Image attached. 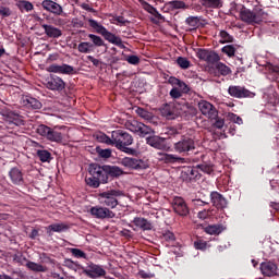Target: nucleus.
Wrapping results in <instances>:
<instances>
[{
	"label": "nucleus",
	"mask_w": 279,
	"mask_h": 279,
	"mask_svg": "<svg viewBox=\"0 0 279 279\" xmlns=\"http://www.w3.org/2000/svg\"><path fill=\"white\" fill-rule=\"evenodd\" d=\"M0 15L1 16H11L12 15V11L10 10V8L0 5Z\"/></svg>",
	"instance_id": "obj_55"
},
{
	"label": "nucleus",
	"mask_w": 279,
	"mask_h": 279,
	"mask_svg": "<svg viewBox=\"0 0 279 279\" xmlns=\"http://www.w3.org/2000/svg\"><path fill=\"white\" fill-rule=\"evenodd\" d=\"M49 90H64L65 83L60 78V76L51 75L46 83Z\"/></svg>",
	"instance_id": "obj_23"
},
{
	"label": "nucleus",
	"mask_w": 279,
	"mask_h": 279,
	"mask_svg": "<svg viewBox=\"0 0 279 279\" xmlns=\"http://www.w3.org/2000/svg\"><path fill=\"white\" fill-rule=\"evenodd\" d=\"M37 158H39L40 162H51L53 159V157H51V153L45 149L37 150Z\"/></svg>",
	"instance_id": "obj_33"
},
{
	"label": "nucleus",
	"mask_w": 279,
	"mask_h": 279,
	"mask_svg": "<svg viewBox=\"0 0 279 279\" xmlns=\"http://www.w3.org/2000/svg\"><path fill=\"white\" fill-rule=\"evenodd\" d=\"M23 104L26 108H32V110H40V108H43V102L32 96H26L23 99Z\"/></svg>",
	"instance_id": "obj_28"
},
{
	"label": "nucleus",
	"mask_w": 279,
	"mask_h": 279,
	"mask_svg": "<svg viewBox=\"0 0 279 279\" xmlns=\"http://www.w3.org/2000/svg\"><path fill=\"white\" fill-rule=\"evenodd\" d=\"M228 93L230 97H234L235 99H254L256 94L245 88L244 86L231 85L228 88Z\"/></svg>",
	"instance_id": "obj_10"
},
{
	"label": "nucleus",
	"mask_w": 279,
	"mask_h": 279,
	"mask_svg": "<svg viewBox=\"0 0 279 279\" xmlns=\"http://www.w3.org/2000/svg\"><path fill=\"white\" fill-rule=\"evenodd\" d=\"M72 25L73 27H84V23L82 22V20H78V19H73Z\"/></svg>",
	"instance_id": "obj_63"
},
{
	"label": "nucleus",
	"mask_w": 279,
	"mask_h": 279,
	"mask_svg": "<svg viewBox=\"0 0 279 279\" xmlns=\"http://www.w3.org/2000/svg\"><path fill=\"white\" fill-rule=\"evenodd\" d=\"M90 49H93V44H90V43H81L78 45V51L81 53H88V51H90Z\"/></svg>",
	"instance_id": "obj_46"
},
{
	"label": "nucleus",
	"mask_w": 279,
	"mask_h": 279,
	"mask_svg": "<svg viewBox=\"0 0 279 279\" xmlns=\"http://www.w3.org/2000/svg\"><path fill=\"white\" fill-rule=\"evenodd\" d=\"M89 214L95 219H114L117 214L108 207L94 206L89 209Z\"/></svg>",
	"instance_id": "obj_11"
},
{
	"label": "nucleus",
	"mask_w": 279,
	"mask_h": 279,
	"mask_svg": "<svg viewBox=\"0 0 279 279\" xmlns=\"http://www.w3.org/2000/svg\"><path fill=\"white\" fill-rule=\"evenodd\" d=\"M70 253L72 254V256H74V258H88V256L84 253V251L80 250V248H70Z\"/></svg>",
	"instance_id": "obj_41"
},
{
	"label": "nucleus",
	"mask_w": 279,
	"mask_h": 279,
	"mask_svg": "<svg viewBox=\"0 0 279 279\" xmlns=\"http://www.w3.org/2000/svg\"><path fill=\"white\" fill-rule=\"evenodd\" d=\"M76 263L77 262H73V259H64L63 266L68 267V269H73V267H75Z\"/></svg>",
	"instance_id": "obj_59"
},
{
	"label": "nucleus",
	"mask_w": 279,
	"mask_h": 279,
	"mask_svg": "<svg viewBox=\"0 0 279 279\" xmlns=\"http://www.w3.org/2000/svg\"><path fill=\"white\" fill-rule=\"evenodd\" d=\"M197 58L199 60H205L207 64H214L216 65L217 71H227L228 66L226 64L219 62L221 59L219 58V54L215 51H209L206 49H198L196 53Z\"/></svg>",
	"instance_id": "obj_8"
},
{
	"label": "nucleus",
	"mask_w": 279,
	"mask_h": 279,
	"mask_svg": "<svg viewBox=\"0 0 279 279\" xmlns=\"http://www.w3.org/2000/svg\"><path fill=\"white\" fill-rule=\"evenodd\" d=\"M131 223H133V226H135V228H137L138 230H143V232H148L149 230H154V223L147 220V218L135 217L131 221Z\"/></svg>",
	"instance_id": "obj_22"
},
{
	"label": "nucleus",
	"mask_w": 279,
	"mask_h": 279,
	"mask_svg": "<svg viewBox=\"0 0 279 279\" xmlns=\"http://www.w3.org/2000/svg\"><path fill=\"white\" fill-rule=\"evenodd\" d=\"M14 260L17 262L20 265H24V263H29V259L23 255H15Z\"/></svg>",
	"instance_id": "obj_58"
},
{
	"label": "nucleus",
	"mask_w": 279,
	"mask_h": 279,
	"mask_svg": "<svg viewBox=\"0 0 279 279\" xmlns=\"http://www.w3.org/2000/svg\"><path fill=\"white\" fill-rule=\"evenodd\" d=\"M149 134H154V130L151 128L145 125L143 122L138 128V135L140 136H147Z\"/></svg>",
	"instance_id": "obj_38"
},
{
	"label": "nucleus",
	"mask_w": 279,
	"mask_h": 279,
	"mask_svg": "<svg viewBox=\"0 0 279 279\" xmlns=\"http://www.w3.org/2000/svg\"><path fill=\"white\" fill-rule=\"evenodd\" d=\"M168 83L171 84V86H178V84H180V78H177L175 76H170Z\"/></svg>",
	"instance_id": "obj_62"
},
{
	"label": "nucleus",
	"mask_w": 279,
	"mask_h": 279,
	"mask_svg": "<svg viewBox=\"0 0 279 279\" xmlns=\"http://www.w3.org/2000/svg\"><path fill=\"white\" fill-rule=\"evenodd\" d=\"M177 63L179 64V66H181V69H189V66H191V62L187 61V59L184 57H179L177 59Z\"/></svg>",
	"instance_id": "obj_50"
},
{
	"label": "nucleus",
	"mask_w": 279,
	"mask_h": 279,
	"mask_svg": "<svg viewBox=\"0 0 279 279\" xmlns=\"http://www.w3.org/2000/svg\"><path fill=\"white\" fill-rule=\"evenodd\" d=\"M171 99H180L182 97V93L180 90V88L178 87H173L170 93H169Z\"/></svg>",
	"instance_id": "obj_52"
},
{
	"label": "nucleus",
	"mask_w": 279,
	"mask_h": 279,
	"mask_svg": "<svg viewBox=\"0 0 279 279\" xmlns=\"http://www.w3.org/2000/svg\"><path fill=\"white\" fill-rule=\"evenodd\" d=\"M96 151L100 158H112V149L110 148H96Z\"/></svg>",
	"instance_id": "obj_39"
},
{
	"label": "nucleus",
	"mask_w": 279,
	"mask_h": 279,
	"mask_svg": "<svg viewBox=\"0 0 279 279\" xmlns=\"http://www.w3.org/2000/svg\"><path fill=\"white\" fill-rule=\"evenodd\" d=\"M112 147L118 148L129 156H136V149L130 147L134 143V137L130 133L123 130H116L112 131Z\"/></svg>",
	"instance_id": "obj_2"
},
{
	"label": "nucleus",
	"mask_w": 279,
	"mask_h": 279,
	"mask_svg": "<svg viewBox=\"0 0 279 279\" xmlns=\"http://www.w3.org/2000/svg\"><path fill=\"white\" fill-rule=\"evenodd\" d=\"M229 121H232L233 123H236L238 125H243V119L236 113H228Z\"/></svg>",
	"instance_id": "obj_49"
},
{
	"label": "nucleus",
	"mask_w": 279,
	"mask_h": 279,
	"mask_svg": "<svg viewBox=\"0 0 279 279\" xmlns=\"http://www.w3.org/2000/svg\"><path fill=\"white\" fill-rule=\"evenodd\" d=\"M206 234H221L223 232V225H209L205 228Z\"/></svg>",
	"instance_id": "obj_31"
},
{
	"label": "nucleus",
	"mask_w": 279,
	"mask_h": 279,
	"mask_svg": "<svg viewBox=\"0 0 279 279\" xmlns=\"http://www.w3.org/2000/svg\"><path fill=\"white\" fill-rule=\"evenodd\" d=\"M259 269L266 278H274V276H278V265L274 262H263Z\"/></svg>",
	"instance_id": "obj_18"
},
{
	"label": "nucleus",
	"mask_w": 279,
	"mask_h": 279,
	"mask_svg": "<svg viewBox=\"0 0 279 279\" xmlns=\"http://www.w3.org/2000/svg\"><path fill=\"white\" fill-rule=\"evenodd\" d=\"M84 275L92 279L104 278L106 276V269L101 265L89 263L84 270Z\"/></svg>",
	"instance_id": "obj_13"
},
{
	"label": "nucleus",
	"mask_w": 279,
	"mask_h": 279,
	"mask_svg": "<svg viewBox=\"0 0 279 279\" xmlns=\"http://www.w3.org/2000/svg\"><path fill=\"white\" fill-rule=\"evenodd\" d=\"M198 108L202 114H204V117H207V119H210V120L216 119L217 116L219 114V111H217V108H215L213 104L206 100L199 101Z\"/></svg>",
	"instance_id": "obj_15"
},
{
	"label": "nucleus",
	"mask_w": 279,
	"mask_h": 279,
	"mask_svg": "<svg viewBox=\"0 0 279 279\" xmlns=\"http://www.w3.org/2000/svg\"><path fill=\"white\" fill-rule=\"evenodd\" d=\"M220 38H222V40H220L222 45L226 43H234V38L226 31L220 32Z\"/></svg>",
	"instance_id": "obj_42"
},
{
	"label": "nucleus",
	"mask_w": 279,
	"mask_h": 279,
	"mask_svg": "<svg viewBox=\"0 0 279 279\" xmlns=\"http://www.w3.org/2000/svg\"><path fill=\"white\" fill-rule=\"evenodd\" d=\"M172 149L179 156H191L197 149V141L191 134L180 135L177 142H173Z\"/></svg>",
	"instance_id": "obj_3"
},
{
	"label": "nucleus",
	"mask_w": 279,
	"mask_h": 279,
	"mask_svg": "<svg viewBox=\"0 0 279 279\" xmlns=\"http://www.w3.org/2000/svg\"><path fill=\"white\" fill-rule=\"evenodd\" d=\"M88 38H90L92 43L96 46V47H104V39H101V37L97 36V35H93L89 34Z\"/></svg>",
	"instance_id": "obj_44"
},
{
	"label": "nucleus",
	"mask_w": 279,
	"mask_h": 279,
	"mask_svg": "<svg viewBox=\"0 0 279 279\" xmlns=\"http://www.w3.org/2000/svg\"><path fill=\"white\" fill-rule=\"evenodd\" d=\"M87 21L89 23V27H92V29H95L97 34H101L105 40H108L112 45H117V47H121L122 49L125 48V46H123V40H121V37H118L114 34L108 32L106 27H104L101 24L93 19H88Z\"/></svg>",
	"instance_id": "obj_6"
},
{
	"label": "nucleus",
	"mask_w": 279,
	"mask_h": 279,
	"mask_svg": "<svg viewBox=\"0 0 279 279\" xmlns=\"http://www.w3.org/2000/svg\"><path fill=\"white\" fill-rule=\"evenodd\" d=\"M210 199L211 204L217 210H223L225 208H228V199L221 195L219 192H211L210 193Z\"/></svg>",
	"instance_id": "obj_19"
},
{
	"label": "nucleus",
	"mask_w": 279,
	"mask_h": 279,
	"mask_svg": "<svg viewBox=\"0 0 279 279\" xmlns=\"http://www.w3.org/2000/svg\"><path fill=\"white\" fill-rule=\"evenodd\" d=\"M136 114H138V117H141L142 119H145L146 121H149V119H151V113H149V111L141 107L136 109Z\"/></svg>",
	"instance_id": "obj_43"
},
{
	"label": "nucleus",
	"mask_w": 279,
	"mask_h": 279,
	"mask_svg": "<svg viewBox=\"0 0 279 279\" xmlns=\"http://www.w3.org/2000/svg\"><path fill=\"white\" fill-rule=\"evenodd\" d=\"M182 112L178 111L175 104H166L161 108V116L168 120L178 119Z\"/></svg>",
	"instance_id": "obj_20"
},
{
	"label": "nucleus",
	"mask_w": 279,
	"mask_h": 279,
	"mask_svg": "<svg viewBox=\"0 0 279 279\" xmlns=\"http://www.w3.org/2000/svg\"><path fill=\"white\" fill-rule=\"evenodd\" d=\"M145 10H147L149 14H153L155 19H158V21H165V16H162L156 8L147 2H145Z\"/></svg>",
	"instance_id": "obj_34"
},
{
	"label": "nucleus",
	"mask_w": 279,
	"mask_h": 279,
	"mask_svg": "<svg viewBox=\"0 0 279 279\" xmlns=\"http://www.w3.org/2000/svg\"><path fill=\"white\" fill-rule=\"evenodd\" d=\"M177 86L183 95H189V93H191V87H189V85H186V83L183 81H180Z\"/></svg>",
	"instance_id": "obj_48"
},
{
	"label": "nucleus",
	"mask_w": 279,
	"mask_h": 279,
	"mask_svg": "<svg viewBox=\"0 0 279 279\" xmlns=\"http://www.w3.org/2000/svg\"><path fill=\"white\" fill-rule=\"evenodd\" d=\"M72 271H75V274H77V271L82 270V274H84V270H86V268L84 266H82V264H74L73 268H71Z\"/></svg>",
	"instance_id": "obj_60"
},
{
	"label": "nucleus",
	"mask_w": 279,
	"mask_h": 279,
	"mask_svg": "<svg viewBox=\"0 0 279 279\" xmlns=\"http://www.w3.org/2000/svg\"><path fill=\"white\" fill-rule=\"evenodd\" d=\"M47 234L48 236H52L53 235V232H66V230H69V225L66 223H52V225H49L47 228Z\"/></svg>",
	"instance_id": "obj_27"
},
{
	"label": "nucleus",
	"mask_w": 279,
	"mask_h": 279,
	"mask_svg": "<svg viewBox=\"0 0 279 279\" xmlns=\"http://www.w3.org/2000/svg\"><path fill=\"white\" fill-rule=\"evenodd\" d=\"M20 5H21V8L26 10V12H32V10H34V4L27 0H22L20 2Z\"/></svg>",
	"instance_id": "obj_54"
},
{
	"label": "nucleus",
	"mask_w": 279,
	"mask_h": 279,
	"mask_svg": "<svg viewBox=\"0 0 279 279\" xmlns=\"http://www.w3.org/2000/svg\"><path fill=\"white\" fill-rule=\"evenodd\" d=\"M114 21L120 23V25H125V23H130V21L125 20V17H123V16H116Z\"/></svg>",
	"instance_id": "obj_64"
},
{
	"label": "nucleus",
	"mask_w": 279,
	"mask_h": 279,
	"mask_svg": "<svg viewBox=\"0 0 279 279\" xmlns=\"http://www.w3.org/2000/svg\"><path fill=\"white\" fill-rule=\"evenodd\" d=\"M196 168L203 173H207L208 175H210V173L214 171L213 165L206 162L197 165Z\"/></svg>",
	"instance_id": "obj_37"
},
{
	"label": "nucleus",
	"mask_w": 279,
	"mask_h": 279,
	"mask_svg": "<svg viewBox=\"0 0 279 279\" xmlns=\"http://www.w3.org/2000/svg\"><path fill=\"white\" fill-rule=\"evenodd\" d=\"M119 197H125V192L118 189H110L98 194V201L102 206L114 209L119 204Z\"/></svg>",
	"instance_id": "obj_4"
},
{
	"label": "nucleus",
	"mask_w": 279,
	"mask_h": 279,
	"mask_svg": "<svg viewBox=\"0 0 279 279\" xmlns=\"http://www.w3.org/2000/svg\"><path fill=\"white\" fill-rule=\"evenodd\" d=\"M263 16H265V12L260 8L250 9H241L240 19L243 23H247V25H260L263 23Z\"/></svg>",
	"instance_id": "obj_5"
},
{
	"label": "nucleus",
	"mask_w": 279,
	"mask_h": 279,
	"mask_svg": "<svg viewBox=\"0 0 279 279\" xmlns=\"http://www.w3.org/2000/svg\"><path fill=\"white\" fill-rule=\"evenodd\" d=\"M211 121H215L214 128H216L217 130H222L223 125H226V121L222 118H219V114L216 119H213Z\"/></svg>",
	"instance_id": "obj_51"
},
{
	"label": "nucleus",
	"mask_w": 279,
	"mask_h": 279,
	"mask_svg": "<svg viewBox=\"0 0 279 279\" xmlns=\"http://www.w3.org/2000/svg\"><path fill=\"white\" fill-rule=\"evenodd\" d=\"M146 143L155 149H165V140L160 136L153 135L146 137Z\"/></svg>",
	"instance_id": "obj_25"
},
{
	"label": "nucleus",
	"mask_w": 279,
	"mask_h": 279,
	"mask_svg": "<svg viewBox=\"0 0 279 279\" xmlns=\"http://www.w3.org/2000/svg\"><path fill=\"white\" fill-rule=\"evenodd\" d=\"M9 178L12 184H15V186H23V184H25V179L23 178V171L17 167L10 169Z\"/></svg>",
	"instance_id": "obj_21"
},
{
	"label": "nucleus",
	"mask_w": 279,
	"mask_h": 279,
	"mask_svg": "<svg viewBox=\"0 0 279 279\" xmlns=\"http://www.w3.org/2000/svg\"><path fill=\"white\" fill-rule=\"evenodd\" d=\"M126 62H129V64H138V62H141V59L138 58V56H129L126 58Z\"/></svg>",
	"instance_id": "obj_56"
},
{
	"label": "nucleus",
	"mask_w": 279,
	"mask_h": 279,
	"mask_svg": "<svg viewBox=\"0 0 279 279\" xmlns=\"http://www.w3.org/2000/svg\"><path fill=\"white\" fill-rule=\"evenodd\" d=\"M197 217H198V219H208L209 213L206 209L201 210V211H198Z\"/></svg>",
	"instance_id": "obj_61"
},
{
	"label": "nucleus",
	"mask_w": 279,
	"mask_h": 279,
	"mask_svg": "<svg viewBox=\"0 0 279 279\" xmlns=\"http://www.w3.org/2000/svg\"><path fill=\"white\" fill-rule=\"evenodd\" d=\"M141 125H142V122L133 121L130 128L131 132H135V134H138L140 132L138 129L141 128Z\"/></svg>",
	"instance_id": "obj_57"
},
{
	"label": "nucleus",
	"mask_w": 279,
	"mask_h": 279,
	"mask_svg": "<svg viewBox=\"0 0 279 279\" xmlns=\"http://www.w3.org/2000/svg\"><path fill=\"white\" fill-rule=\"evenodd\" d=\"M204 8L219 10L223 8V0H199Z\"/></svg>",
	"instance_id": "obj_29"
},
{
	"label": "nucleus",
	"mask_w": 279,
	"mask_h": 279,
	"mask_svg": "<svg viewBox=\"0 0 279 279\" xmlns=\"http://www.w3.org/2000/svg\"><path fill=\"white\" fill-rule=\"evenodd\" d=\"M89 174L92 177L85 179L87 186L99 189L101 184H108L110 178H120V175H125V172L118 166L92 163Z\"/></svg>",
	"instance_id": "obj_1"
},
{
	"label": "nucleus",
	"mask_w": 279,
	"mask_h": 279,
	"mask_svg": "<svg viewBox=\"0 0 279 279\" xmlns=\"http://www.w3.org/2000/svg\"><path fill=\"white\" fill-rule=\"evenodd\" d=\"M169 10H186L189 5L184 1L173 0L167 3Z\"/></svg>",
	"instance_id": "obj_32"
},
{
	"label": "nucleus",
	"mask_w": 279,
	"mask_h": 279,
	"mask_svg": "<svg viewBox=\"0 0 279 279\" xmlns=\"http://www.w3.org/2000/svg\"><path fill=\"white\" fill-rule=\"evenodd\" d=\"M41 27L48 38H60L62 36V31L58 27L47 24H41Z\"/></svg>",
	"instance_id": "obj_26"
},
{
	"label": "nucleus",
	"mask_w": 279,
	"mask_h": 279,
	"mask_svg": "<svg viewBox=\"0 0 279 279\" xmlns=\"http://www.w3.org/2000/svg\"><path fill=\"white\" fill-rule=\"evenodd\" d=\"M49 71H73V66L66 65V64H63V65H56V64H52V65L49 68Z\"/></svg>",
	"instance_id": "obj_45"
},
{
	"label": "nucleus",
	"mask_w": 279,
	"mask_h": 279,
	"mask_svg": "<svg viewBox=\"0 0 279 279\" xmlns=\"http://www.w3.org/2000/svg\"><path fill=\"white\" fill-rule=\"evenodd\" d=\"M181 178L183 182H197V180L202 179V173H199V170L196 167H184L181 172Z\"/></svg>",
	"instance_id": "obj_12"
},
{
	"label": "nucleus",
	"mask_w": 279,
	"mask_h": 279,
	"mask_svg": "<svg viewBox=\"0 0 279 279\" xmlns=\"http://www.w3.org/2000/svg\"><path fill=\"white\" fill-rule=\"evenodd\" d=\"M172 208L180 217H189V214L191 213L189 205H186V201L180 196L173 198Z\"/></svg>",
	"instance_id": "obj_14"
},
{
	"label": "nucleus",
	"mask_w": 279,
	"mask_h": 279,
	"mask_svg": "<svg viewBox=\"0 0 279 279\" xmlns=\"http://www.w3.org/2000/svg\"><path fill=\"white\" fill-rule=\"evenodd\" d=\"M97 142L98 143H105V145H111L113 143V138H112V132H111V137L108 136L106 133H98L96 135Z\"/></svg>",
	"instance_id": "obj_35"
},
{
	"label": "nucleus",
	"mask_w": 279,
	"mask_h": 279,
	"mask_svg": "<svg viewBox=\"0 0 279 279\" xmlns=\"http://www.w3.org/2000/svg\"><path fill=\"white\" fill-rule=\"evenodd\" d=\"M222 53H226L227 56H229V58H232L234 53H236V48H234V46L232 45L225 46L222 48Z\"/></svg>",
	"instance_id": "obj_47"
},
{
	"label": "nucleus",
	"mask_w": 279,
	"mask_h": 279,
	"mask_svg": "<svg viewBox=\"0 0 279 279\" xmlns=\"http://www.w3.org/2000/svg\"><path fill=\"white\" fill-rule=\"evenodd\" d=\"M4 117L7 118V123H9V125H23V117L16 111H5Z\"/></svg>",
	"instance_id": "obj_24"
},
{
	"label": "nucleus",
	"mask_w": 279,
	"mask_h": 279,
	"mask_svg": "<svg viewBox=\"0 0 279 279\" xmlns=\"http://www.w3.org/2000/svg\"><path fill=\"white\" fill-rule=\"evenodd\" d=\"M119 163L129 171H144L147 169V162L138 157H124L120 159Z\"/></svg>",
	"instance_id": "obj_9"
},
{
	"label": "nucleus",
	"mask_w": 279,
	"mask_h": 279,
	"mask_svg": "<svg viewBox=\"0 0 279 279\" xmlns=\"http://www.w3.org/2000/svg\"><path fill=\"white\" fill-rule=\"evenodd\" d=\"M185 23L192 27V29H197V27H199V19L197 16H189L185 20Z\"/></svg>",
	"instance_id": "obj_36"
},
{
	"label": "nucleus",
	"mask_w": 279,
	"mask_h": 279,
	"mask_svg": "<svg viewBox=\"0 0 279 279\" xmlns=\"http://www.w3.org/2000/svg\"><path fill=\"white\" fill-rule=\"evenodd\" d=\"M36 132L39 134V136L46 138V141H50V143H62V141H64L62 132H60L57 126L51 128L46 124H39L36 128Z\"/></svg>",
	"instance_id": "obj_7"
},
{
	"label": "nucleus",
	"mask_w": 279,
	"mask_h": 279,
	"mask_svg": "<svg viewBox=\"0 0 279 279\" xmlns=\"http://www.w3.org/2000/svg\"><path fill=\"white\" fill-rule=\"evenodd\" d=\"M41 8L46 10V12L54 14V16H62V14H64V9L62 5L53 0H44L41 2Z\"/></svg>",
	"instance_id": "obj_16"
},
{
	"label": "nucleus",
	"mask_w": 279,
	"mask_h": 279,
	"mask_svg": "<svg viewBox=\"0 0 279 279\" xmlns=\"http://www.w3.org/2000/svg\"><path fill=\"white\" fill-rule=\"evenodd\" d=\"M25 267L29 269V271H35L36 274H45L47 271V266L38 264L36 262H27Z\"/></svg>",
	"instance_id": "obj_30"
},
{
	"label": "nucleus",
	"mask_w": 279,
	"mask_h": 279,
	"mask_svg": "<svg viewBox=\"0 0 279 279\" xmlns=\"http://www.w3.org/2000/svg\"><path fill=\"white\" fill-rule=\"evenodd\" d=\"M207 246H208V243L206 241H204V240H196L194 242L195 250L204 251V250H206Z\"/></svg>",
	"instance_id": "obj_53"
},
{
	"label": "nucleus",
	"mask_w": 279,
	"mask_h": 279,
	"mask_svg": "<svg viewBox=\"0 0 279 279\" xmlns=\"http://www.w3.org/2000/svg\"><path fill=\"white\" fill-rule=\"evenodd\" d=\"M159 156V160L166 165H184L186 162L184 157L178 156L175 154L161 153Z\"/></svg>",
	"instance_id": "obj_17"
},
{
	"label": "nucleus",
	"mask_w": 279,
	"mask_h": 279,
	"mask_svg": "<svg viewBox=\"0 0 279 279\" xmlns=\"http://www.w3.org/2000/svg\"><path fill=\"white\" fill-rule=\"evenodd\" d=\"M161 239L168 243H173V241H175V234L169 230H166L162 232Z\"/></svg>",
	"instance_id": "obj_40"
}]
</instances>
